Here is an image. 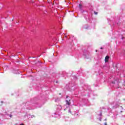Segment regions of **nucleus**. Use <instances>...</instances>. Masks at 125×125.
I'll use <instances>...</instances> for the list:
<instances>
[{
	"instance_id": "nucleus-3",
	"label": "nucleus",
	"mask_w": 125,
	"mask_h": 125,
	"mask_svg": "<svg viewBox=\"0 0 125 125\" xmlns=\"http://www.w3.org/2000/svg\"><path fill=\"white\" fill-rule=\"evenodd\" d=\"M94 14H95L96 15H97V14H98V12H94Z\"/></svg>"
},
{
	"instance_id": "nucleus-6",
	"label": "nucleus",
	"mask_w": 125,
	"mask_h": 125,
	"mask_svg": "<svg viewBox=\"0 0 125 125\" xmlns=\"http://www.w3.org/2000/svg\"><path fill=\"white\" fill-rule=\"evenodd\" d=\"M9 117H10V118H12V115L11 114H10V115H9Z\"/></svg>"
},
{
	"instance_id": "nucleus-5",
	"label": "nucleus",
	"mask_w": 125,
	"mask_h": 125,
	"mask_svg": "<svg viewBox=\"0 0 125 125\" xmlns=\"http://www.w3.org/2000/svg\"><path fill=\"white\" fill-rule=\"evenodd\" d=\"M68 113H72V112H71V109H69V110H68Z\"/></svg>"
},
{
	"instance_id": "nucleus-11",
	"label": "nucleus",
	"mask_w": 125,
	"mask_h": 125,
	"mask_svg": "<svg viewBox=\"0 0 125 125\" xmlns=\"http://www.w3.org/2000/svg\"><path fill=\"white\" fill-rule=\"evenodd\" d=\"M96 52H97V50H96Z\"/></svg>"
},
{
	"instance_id": "nucleus-12",
	"label": "nucleus",
	"mask_w": 125,
	"mask_h": 125,
	"mask_svg": "<svg viewBox=\"0 0 125 125\" xmlns=\"http://www.w3.org/2000/svg\"><path fill=\"white\" fill-rule=\"evenodd\" d=\"M100 121H101V119H100Z\"/></svg>"
},
{
	"instance_id": "nucleus-1",
	"label": "nucleus",
	"mask_w": 125,
	"mask_h": 125,
	"mask_svg": "<svg viewBox=\"0 0 125 125\" xmlns=\"http://www.w3.org/2000/svg\"><path fill=\"white\" fill-rule=\"evenodd\" d=\"M109 56H106L105 58V59H104V61L105 62H108V61H109Z\"/></svg>"
},
{
	"instance_id": "nucleus-2",
	"label": "nucleus",
	"mask_w": 125,
	"mask_h": 125,
	"mask_svg": "<svg viewBox=\"0 0 125 125\" xmlns=\"http://www.w3.org/2000/svg\"><path fill=\"white\" fill-rule=\"evenodd\" d=\"M70 101H71V100L70 99L66 101L67 105H70Z\"/></svg>"
},
{
	"instance_id": "nucleus-9",
	"label": "nucleus",
	"mask_w": 125,
	"mask_h": 125,
	"mask_svg": "<svg viewBox=\"0 0 125 125\" xmlns=\"http://www.w3.org/2000/svg\"><path fill=\"white\" fill-rule=\"evenodd\" d=\"M104 121H107V119L105 118V119H104Z\"/></svg>"
},
{
	"instance_id": "nucleus-10",
	"label": "nucleus",
	"mask_w": 125,
	"mask_h": 125,
	"mask_svg": "<svg viewBox=\"0 0 125 125\" xmlns=\"http://www.w3.org/2000/svg\"><path fill=\"white\" fill-rule=\"evenodd\" d=\"M112 83H115V82H112Z\"/></svg>"
},
{
	"instance_id": "nucleus-4",
	"label": "nucleus",
	"mask_w": 125,
	"mask_h": 125,
	"mask_svg": "<svg viewBox=\"0 0 125 125\" xmlns=\"http://www.w3.org/2000/svg\"><path fill=\"white\" fill-rule=\"evenodd\" d=\"M79 7L80 8H82V4H79Z\"/></svg>"
},
{
	"instance_id": "nucleus-7",
	"label": "nucleus",
	"mask_w": 125,
	"mask_h": 125,
	"mask_svg": "<svg viewBox=\"0 0 125 125\" xmlns=\"http://www.w3.org/2000/svg\"><path fill=\"white\" fill-rule=\"evenodd\" d=\"M104 125H107V123H104Z\"/></svg>"
},
{
	"instance_id": "nucleus-8",
	"label": "nucleus",
	"mask_w": 125,
	"mask_h": 125,
	"mask_svg": "<svg viewBox=\"0 0 125 125\" xmlns=\"http://www.w3.org/2000/svg\"><path fill=\"white\" fill-rule=\"evenodd\" d=\"M69 96H67L66 98H68Z\"/></svg>"
},
{
	"instance_id": "nucleus-13",
	"label": "nucleus",
	"mask_w": 125,
	"mask_h": 125,
	"mask_svg": "<svg viewBox=\"0 0 125 125\" xmlns=\"http://www.w3.org/2000/svg\"><path fill=\"white\" fill-rule=\"evenodd\" d=\"M1 103H2V102H1Z\"/></svg>"
}]
</instances>
